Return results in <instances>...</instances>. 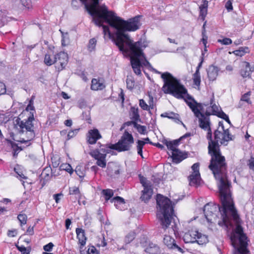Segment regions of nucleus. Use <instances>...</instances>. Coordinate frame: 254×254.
<instances>
[{"label": "nucleus", "instance_id": "obj_1", "mask_svg": "<svg viewBox=\"0 0 254 254\" xmlns=\"http://www.w3.org/2000/svg\"><path fill=\"white\" fill-rule=\"evenodd\" d=\"M86 10L92 16L95 24L102 26L105 37L112 39L124 54L128 55L134 73L141 74L140 67H147L155 73H162L153 68L146 60L142 51L146 47L144 41L133 42L126 31L138 29L139 18L135 17L127 21L122 19L112 11L108 10L105 4L98 5L100 0H80Z\"/></svg>", "mask_w": 254, "mask_h": 254}, {"label": "nucleus", "instance_id": "obj_2", "mask_svg": "<svg viewBox=\"0 0 254 254\" xmlns=\"http://www.w3.org/2000/svg\"><path fill=\"white\" fill-rule=\"evenodd\" d=\"M215 179L217 181L222 207L220 208L213 203H207L204 207L203 214L194 217V219H198L210 229L217 222L219 225L228 228L232 226L233 221L236 227L231 234V241L235 249L234 254H247V238L240 225L239 217L229 192L230 184L226 176L220 175Z\"/></svg>", "mask_w": 254, "mask_h": 254}, {"label": "nucleus", "instance_id": "obj_3", "mask_svg": "<svg viewBox=\"0 0 254 254\" xmlns=\"http://www.w3.org/2000/svg\"><path fill=\"white\" fill-rule=\"evenodd\" d=\"M161 76L164 82L162 91L165 93L171 94L178 99H184L195 117L198 118L199 127L205 130H209L208 116L211 114L217 115L221 111L219 107L215 104L214 100L211 99L209 106L197 103L188 94L185 86L170 73L164 72L161 74Z\"/></svg>", "mask_w": 254, "mask_h": 254}, {"label": "nucleus", "instance_id": "obj_4", "mask_svg": "<svg viewBox=\"0 0 254 254\" xmlns=\"http://www.w3.org/2000/svg\"><path fill=\"white\" fill-rule=\"evenodd\" d=\"M208 131L207 138L209 139L208 150L211 156V162L209 165V169L212 171L215 178H219L220 175L226 176V163L225 158L222 156L219 147V144L226 145L231 140L228 129H225L223 124L219 122V127L214 133V139H211V133Z\"/></svg>", "mask_w": 254, "mask_h": 254}, {"label": "nucleus", "instance_id": "obj_5", "mask_svg": "<svg viewBox=\"0 0 254 254\" xmlns=\"http://www.w3.org/2000/svg\"><path fill=\"white\" fill-rule=\"evenodd\" d=\"M157 217L164 229L169 228L173 216L172 202L161 194L157 195Z\"/></svg>", "mask_w": 254, "mask_h": 254}, {"label": "nucleus", "instance_id": "obj_6", "mask_svg": "<svg viewBox=\"0 0 254 254\" xmlns=\"http://www.w3.org/2000/svg\"><path fill=\"white\" fill-rule=\"evenodd\" d=\"M34 120L33 116H29L28 120L21 121L19 117H15L13 120L14 127L17 132H23L25 130L28 134V138L31 139L34 136V133L32 130V121Z\"/></svg>", "mask_w": 254, "mask_h": 254}, {"label": "nucleus", "instance_id": "obj_7", "mask_svg": "<svg viewBox=\"0 0 254 254\" xmlns=\"http://www.w3.org/2000/svg\"><path fill=\"white\" fill-rule=\"evenodd\" d=\"M134 142V139L132 135L125 131L121 137V139L115 144H112L108 146L110 149H115L118 151H125L129 150Z\"/></svg>", "mask_w": 254, "mask_h": 254}, {"label": "nucleus", "instance_id": "obj_8", "mask_svg": "<svg viewBox=\"0 0 254 254\" xmlns=\"http://www.w3.org/2000/svg\"><path fill=\"white\" fill-rule=\"evenodd\" d=\"M183 240L186 243L196 242L200 245L206 244L208 242L206 235L201 234L195 230H189L183 236Z\"/></svg>", "mask_w": 254, "mask_h": 254}, {"label": "nucleus", "instance_id": "obj_9", "mask_svg": "<svg viewBox=\"0 0 254 254\" xmlns=\"http://www.w3.org/2000/svg\"><path fill=\"white\" fill-rule=\"evenodd\" d=\"M110 148L106 145H101L99 149L93 150L90 152L91 155L97 160L98 166L104 168L106 166V154L111 151Z\"/></svg>", "mask_w": 254, "mask_h": 254}, {"label": "nucleus", "instance_id": "obj_10", "mask_svg": "<svg viewBox=\"0 0 254 254\" xmlns=\"http://www.w3.org/2000/svg\"><path fill=\"white\" fill-rule=\"evenodd\" d=\"M178 143V140L166 142V145L169 150L168 154L171 156L173 161L176 163L180 162L186 158L185 155L177 148Z\"/></svg>", "mask_w": 254, "mask_h": 254}, {"label": "nucleus", "instance_id": "obj_11", "mask_svg": "<svg viewBox=\"0 0 254 254\" xmlns=\"http://www.w3.org/2000/svg\"><path fill=\"white\" fill-rule=\"evenodd\" d=\"M199 165L196 163L194 164L192 167V173L189 176L190 185L197 187L200 184L201 178L199 172Z\"/></svg>", "mask_w": 254, "mask_h": 254}, {"label": "nucleus", "instance_id": "obj_12", "mask_svg": "<svg viewBox=\"0 0 254 254\" xmlns=\"http://www.w3.org/2000/svg\"><path fill=\"white\" fill-rule=\"evenodd\" d=\"M57 57L56 62L57 64L56 67L59 70H63L66 66L68 61L67 54L64 52H60L56 55Z\"/></svg>", "mask_w": 254, "mask_h": 254}, {"label": "nucleus", "instance_id": "obj_13", "mask_svg": "<svg viewBox=\"0 0 254 254\" xmlns=\"http://www.w3.org/2000/svg\"><path fill=\"white\" fill-rule=\"evenodd\" d=\"M102 137L99 130L96 128L90 129L86 134L87 142L91 144H95L97 140Z\"/></svg>", "mask_w": 254, "mask_h": 254}, {"label": "nucleus", "instance_id": "obj_14", "mask_svg": "<svg viewBox=\"0 0 254 254\" xmlns=\"http://www.w3.org/2000/svg\"><path fill=\"white\" fill-rule=\"evenodd\" d=\"M145 99L148 100V104L144 99H140L139 101V106L143 110L150 111V109L153 108V98L150 94H148Z\"/></svg>", "mask_w": 254, "mask_h": 254}, {"label": "nucleus", "instance_id": "obj_15", "mask_svg": "<svg viewBox=\"0 0 254 254\" xmlns=\"http://www.w3.org/2000/svg\"><path fill=\"white\" fill-rule=\"evenodd\" d=\"M113 203L116 208L123 210L127 208V205L125 202L124 199L120 196H116L114 197L111 200Z\"/></svg>", "mask_w": 254, "mask_h": 254}, {"label": "nucleus", "instance_id": "obj_16", "mask_svg": "<svg viewBox=\"0 0 254 254\" xmlns=\"http://www.w3.org/2000/svg\"><path fill=\"white\" fill-rule=\"evenodd\" d=\"M219 69L218 67L211 65L209 66L207 70V76L210 80H215L218 75Z\"/></svg>", "mask_w": 254, "mask_h": 254}, {"label": "nucleus", "instance_id": "obj_17", "mask_svg": "<svg viewBox=\"0 0 254 254\" xmlns=\"http://www.w3.org/2000/svg\"><path fill=\"white\" fill-rule=\"evenodd\" d=\"M242 67L243 68L241 70V75L243 77H249L254 70L253 68L251 67L250 64L247 62H243Z\"/></svg>", "mask_w": 254, "mask_h": 254}, {"label": "nucleus", "instance_id": "obj_18", "mask_svg": "<svg viewBox=\"0 0 254 254\" xmlns=\"http://www.w3.org/2000/svg\"><path fill=\"white\" fill-rule=\"evenodd\" d=\"M105 87L103 80L100 79L94 78L92 80L91 89L93 90L97 91L102 90Z\"/></svg>", "mask_w": 254, "mask_h": 254}, {"label": "nucleus", "instance_id": "obj_19", "mask_svg": "<svg viewBox=\"0 0 254 254\" xmlns=\"http://www.w3.org/2000/svg\"><path fill=\"white\" fill-rule=\"evenodd\" d=\"M76 233L79 244H80L81 246L83 247L86 244V238L85 235L84 230L81 228H76Z\"/></svg>", "mask_w": 254, "mask_h": 254}, {"label": "nucleus", "instance_id": "obj_20", "mask_svg": "<svg viewBox=\"0 0 254 254\" xmlns=\"http://www.w3.org/2000/svg\"><path fill=\"white\" fill-rule=\"evenodd\" d=\"M201 63L202 62L200 63L199 65L197 66L196 70L192 76L193 84L195 85L197 88L199 87L201 82L199 68L201 66Z\"/></svg>", "mask_w": 254, "mask_h": 254}, {"label": "nucleus", "instance_id": "obj_21", "mask_svg": "<svg viewBox=\"0 0 254 254\" xmlns=\"http://www.w3.org/2000/svg\"><path fill=\"white\" fill-rule=\"evenodd\" d=\"M145 251L151 254H158L160 253V249L156 244L149 243L145 248Z\"/></svg>", "mask_w": 254, "mask_h": 254}, {"label": "nucleus", "instance_id": "obj_22", "mask_svg": "<svg viewBox=\"0 0 254 254\" xmlns=\"http://www.w3.org/2000/svg\"><path fill=\"white\" fill-rule=\"evenodd\" d=\"M208 1L203 0L202 3L199 6V16L204 20L207 13Z\"/></svg>", "mask_w": 254, "mask_h": 254}, {"label": "nucleus", "instance_id": "obj_23", "mask_svg": "<svg viewBox=\"0 0 254 254\" xmlns=\"http://www.w3.org/2000/svg\"><path fill=\"white\" fill-rule=\"evenodd\" d=\"M152 193L153 190L151 187L145 188L143 190H142V194L141 198L145 202L148 201L151 198Z\"/></svg>", "mask_w": 254, "mask_h": 254}, {"label": "nucleus", "instance_id": "obj_24", "mask_svg": "<svg viewBox=\"0 0 254 254\" xmlns=\"http://www.w3.org/2000/svg\"><path fill=\"white\" fill-rule=\"evenodd\" d=\"M12 117L10 112L0 111V123H6Z\"/></svg>", "mask_w": 254, "mask_h": 254}, {"label": "nucleus", "instance_id": "obj_25", "mask_svg": "<svg viewBox=\"0 0 254 254\" xmlns=\"http://www.w3.org/2000/svg\"><path fill=\"white\" fill-rule=\"evenodd\" d=\"M57 57H56V55L54 57L52 56L51 54H50L49 53L46 54L44 58V63L48 66L51 65L54 63H56V62H57Z\"/></svg>", "mask_w": 254, "mask_h": 254}, {"label": "nucleus", "instance_id": "obj_26", "mask_svg": "<svg viewBox=\"0 0 254 254\" xmlns=\"http://www.w3.org/2000/svg\"><path fill=\"white\" fill-rule=\"evenodd\" d=\"M249 48L248 47H241L238 50H235L232 52H229V54L232 53L235 54L236 56L242 57L244 56L246 53H249Z\"/></svg>", "mask_w": 254, "mask_h": 254}, {"label": "nucleus", "instance_id": "obj_27", "mask_svg": "<svg viewBox=\"0 0 254 254\" xmlns=\"http://www.w3.org/2000/svg\"><path fill=\"white\" fill-rule=\"evenodd\" d=\"M164 243L169 248L174 246L175 240L170 236L165 235L164 238Z\"/></svg>", "mask_w": 254, "mask_h": 254}, {"label": "nucleus", "instance_id": "obj_28", "mask_svg": "<svg viewBox=\"0 0 254 254\" xmlns=\"http://www.w3.org/2000/svg\"><path fill=\"white\" fill-rule=\"evenodd\" d=\"M133 127L136 128L138 132L141 134H144L146 133V127L144 126H141L136 123H132Z\"/></svg>", "mask_w": 254, "mask_h": 254}, {"label": "nucleus", "instance_id": "obj_29", "mask_svg": "<svg viewBox=\"0 0 254 254\" xmlns=\"http://www.w3.org/2000/svg\"><path fill=\"white\" fill-rule=\"evenodd\" d=\"M135 233L133 231H131L127 233L125 238V242L126 244L130 243L135 238Z\"/></svg>", "mask_w": 254, "mask_h": 254}, {"label": "nucleus", "instance_id": "obj_30", "mask_svg": "<svg viewBox=\"0 0 254 254\" xmlns=\"http://www.w3.org/2000/svg\"><path fill=\"white\" fill-rule=\"evenodd\" d=\"M60 169L61 170L66 171L70 174H71L73 172V170L70 165L67 163H64L61 165Z\"/></svg>", "mask_w": 254, "mask_h": 254}, {"label": "nucleus", "instance_id": "obj_31", "mask_svg": "<svg viewBox=\"0 0 254 254\" xmlns=\"http://www.w3.org/2000/svg\"><path fill=\"white\" fill-rule=\"evenodd\" d=\"M145 142L142 140H138L137 142V153L140 155L142 157H143L142 156V148L143 146L145 144Z\"/></svg>", "mask_w": 254, "mask_h": 254}, {"label": "nucleus", "instance_id": "obj_32", "mask_svg": "<svg viewBox=\"0 0 254 254\" xmlns=\"http://www.w3.org/2000/svg\"><path fill=\"white\" fill-rule=\"evenodd\" d=\"M103 195L105 196L106 200H109L113 195V191L110 189L104 190L102 191Z\"/></svg>", "mask_w": 254, "mask_h": 254}, {"label": "nucleus", "instance_id": "obj_33", "mask_svg": "<svg viewBox=\"0 0 254 254\" xmlns=\"http://www.w3.org/2000/svg\"><path fill=\"white\" fill-rule=\"evenodd\" d=\"M126 83L127 87L129 89H132L134 86V81L131 76H127Z\"/></svg>", "mask_w": 254, "mask_h": 254}, {"label": "nucleus", "instance_id": "obj_34", "mask_svg": "<svg viewBox=\"0 0 254 254\" xmlns=\"http://www.w3.org/2000/svg\"><path fill=\"white\" fill-rule=\"evenodd\" d=\"M96 42L97 41L95 38H92L89 40L88 45V50L90 52H92L94 50L96 45Z\"/></svg>", "mask_w": 254, "mask_h": 254}, {"label": "nucleus", "instance_id": "obj_35", "mask_svg": "<svg viewBox=\"0 0 254 254\" xmlns=\"http://www.w3.org/2000/svg\"><path fill=\"white\" fill-rule=\"evenodd\" d=\"M139 178L140 183L143 186L144 188L151 187L150 183L147 181L144 177L139 176Z\"/></svg>", "mask_w": 254, "mask_h": 254}, {"label": "nucleus", "instance_id": "obj_36", "mask_svg": "<svg viewBox=\"0 0 254 254\" xmlns=\"http://www.w3.org/2000/svg\"><path fill=\"white\" fill-rule=\"evenodd\" d=\"M139 178L140 183L143 186L144 188L151 187L150 183L147 181L144 177L139 176Z\"/></svg>", "mask_w": 254, "mask_h": 254}, {"label": "nucleus", "instance_id": "obj_37", "mask_svg": "<svg viewBox=\"0 0 254 254\" xmlns=\"http://www.w3.org/2000/svg\"><path fill=\"white\" fill-rule=\"evenodd\" d=\"M218 42L225 45H228L232 43V41L231 39L228 38H225L223 39H218Z\"/></svg>", "mask_w": 254, "mask_h": 254}, {"label": "nucleus", "instance_id": "obj_38", "mask_svg": "<svg viewBox=\"0 0 254 254\" xmlns=\"http://www.w3.org/2000/svg\"><path fill=\"white\" fill-rule=\"evenodd\" d=\"M75 172L80 178H82L84 177V173L81 166H77L75 169Z\"/></svg>", "mask_w": 254, "mask_h": 254}, {"label": "nucleus", "instance_id": "obj_39", "mask_svg": "<svg viewBox=\"0 0 254 254\" xmlns=\"http://www.w3.org/2000/svg\"><path fill=\"white\" fill-rule=\"evenodd\" d=\"M18 219L20 222L21 224H25L27 221V216L24 214H20L17 217Z\"/></svg>", "mask_w": 254, "mask_h": 254}, {"label": "nucleus", "instance_id": "obj_40", "mask_svg": "<svg viewBox=\"0 0 254 254\" xmlns=\"http://www.w3.org/2000/svg\"><path fill=\"white\" fill-rule=\"evenodd\" d=\"M22 4L26 8L29 9L32 7V2L31 0H20Z\"/></svg>", "mask_w": 254, "mask_h": 254}, {"label": "nucleus", "instance_id": "obj_41", "mask_svg": "<svg viewBox=\"0 0 254 254\" xmlns=\"http://www.w3.org/2000/svg\"><path fill=\"white\" fill-rule=\"evenodd\" d=\"M205 24V23L204 24V25L203 26V29H204ZM202 35V38L201 39V41H202L203 44L204 45V46L206 48V45L207 44V36L205 34V29L203 30Z\"/></svg>", "mask_w": 254, "mask_h": 254}, {"label": "nucleus", "instance_id": "obj_42", "mask_svg": "<svg viewBox=\"0 0 254 254\" xmlns=\"http://www.w3.org/2000/svg\"><path fill=\"white\" fill-rule=\"evenodd\" d=\"M87 254H100V253L94 246H90L87 250Z\"/></svg>", "mask_w": 254, "mask_h": 254}, {"label": "nucleus", "instance_id": "obj_43", "mask_svg": "<svg viewBox=\"0 0 254 254\" xmlns=\"http://www.w3.org/2000/svg\"><path fill=\"white\" fill-rule=\"evenodd\" d=\"M219 117L223 119L225 121H226L228 123H230V122L229 120L228 116L224 112L220 111L219 113L217 115Z\"/></svg>", "mask_w": 254, "mask_h": 254}, {"label": "nucleus", "instance_id": "obj_44", "mask_svg": "<svg viewBox=\"0 0 254 254\" xmlns=\"http://www.w3.org/2000/svg\"><path fill=\"white\" fill-rule=\"evenodd\" d=\"M79 193V190L78 188L73 187L69 188L70 194H77Z\"/></svg>", "mask_w": 254, "mask_h": 254}, {"label": "nucleus", "instance_id": "obj_45", "mask_svg": "<svg viewBox=\"0 0 254 254\" xmlns=\"http://www.w3.org/2000/svg\"><path fill=\"white\" fill-rule=\"evenodd\" d=\"M54 247V244L52 243H49L43 247V249L46 252H51Z\"/></svg>", "mask_w": 254, "mask_h": 254}, {"label": "nucleus", "instance_id": "obj_46", "mask_svg": "<svg viewBox=\"0 0 254 254\" xmlns=\"http://www.w3.org/2000/svg\"><path fill=\"white\" fill-rule=\"evenodd\" d=\"M78 131V129H77L69 131L67 134L68 139H70L74 137L77 133Z\"/></svg>", "mask_w": 254, "mask_h": 254}, {"label": "nucleus", "instance_id": "obj_47", "mask_svg": "<svg viewBox=\"0 0 254 254\" xmlns=\"http://www.w3.org/2000/svg\"><path fill=\"white\" fill-rule=\"evenodd\" d=\"M250 92H247V93L245 94L242 97L241 100L244 101H246L247 103H250Z\"/></svg>", "mask_w": 254, "mask_h": 254}, {"label": "nucleus", "instance_id": "obj_48", "mask_svg": "<svg viewBox=\"0 0 254 254\" xmlns=\"http://www.w3.org/2000/svg\"><path fill=\"white\" fill-rule=\"evenodd\" d=\"M18 250L21 252L22 254H30L29 252L24 246L17 247Z\"/></svg>", "mask_w": 254, "mask_h": 254}, {"label": "nucleus", "instance_id": "obj_49", "mask_svg": "<svg viewBox=\"0 0 254 254\" xmlns=\"http://www.w3.org/2000/svg\"><path fill=\"white\" fill-rule=\"evenodd\" d=\"M250 169L254 171V158H251L249 159L248 164Z\"/></svg>", "mask_w": 254, "mask_h": 254}, {"label": "nucleus", "instance_id": "obj_50", "mask_svg": "<svg viewBox=\"0 0 254 254\" xmlns=\"http://www.w3.org/2000/svg\"><path fill=\"white\" fill-rule=\"evenodd\" d=\"M17 234V230L15 229L12 230H9L7 233V235L10 237H15Z\"/></svg>", "mask_w": 254, "mask_h": 254}, {"label": "nucleus", "instance_id": "obj_51", "mask_svg": "<svg viewBox=\"0 0 254 254\" xmlns=\"http://www.w3.org/2000/svg\"><path fill=\"white\" fill-rule=\"evenodd\" d=\"M6 92V88L4 84L0 82V95L5 93Z\"/></svg>", "mask_w": 254, "mask_h": 254}, {"label": "nucleus", "instance_id": "obj_52", "mask_svg": "<svg viewBox=\"0 0 254 254\" xmlns=\"http://www.w3.org/2000/svg\"><path fill=\"white\" fill-rule=\"evenodd\" d=\"M225 7L229 11H230L233 9V6H232V2L230 0H228L226 3Z\"/></svg>", "mask_w": 254, "mask_h": 254}, {"label": "nucleus", "instance_id": "obj_53", "mask_svg": "<svg viewBox=\"0 0 254 254\" xmlns=\"http://www.w3.org/2000/svg\"><path fill=\"white\" fill-rule=\"evenodd\" d=\"M62 195L63 194L62 193H58L54 195V199L57 203L59 202Z\"/></svg>", "mask_w": 254, "mask_h": 254}, {"label": "nucleus", "instance_id": "obj_54", "mask_svg": "<svg viewBox=\"0 0 254 254\" xmlns=\"http://www.w3.org/2000/svg\"><path fill=\"white\" fill-rule=\"evenodd\" d=\"M34 110V107L32 105V101H30L29 104L27 106L26 109V111L28 112L29 111H33Z\"/></svg>", "mask_w": 254, "mask_h": 254}, {"label": "nucleus", "instance_id": "obj_55", "mask_svg": "<svg viewBox=\"0 0 254 254\" xmlns=\"http://www.w3.org/2000/svg\"><path fill=\"white\" fill-rule=\"evenodd\" d=\"M171 249L177 250L178 252L181 253H184L183 249L180 247H179L178 245H177L176 243L174 244V246L172 247V248H171Z\"/></svg>", "mask_w": 254, "mask_h": 254}, {"label": "nucleus", "instance_id": "obj_56", "mask_svg": "<svg viewBox=\"0 0 254 254\" xmlns=\"http://www.w3.org/2000/svg\"><path fill=\"white\" fill-rule=\"evenodd\" d=\"M107 245V243L105 241V238L103 237L100 243L97 244L98 247H105Z\"/></svg>", "mask_w": 254, "mask_h": 254}, {"label": "nucleus", "instance_id": "obj_57", "mask_svg": "<svg viewBox=\"0 0 254 254\" xmlns=\"http://www.w3.org/2000/svg\"><path fill=\"white\" fill-rule=\"evenodd\" d=\"M71 223V220L69 219H67L65 220V227L66 229H68L69 228V226Z\"/></svg>", "mask_w": 254, "mask_h": 254}, {"label": "nucleus", "instance_id": "obj_58", "mask_svg": "<svg viewBox=\"0 0 254 254\" xmlns=\"http://www.w3.org/2000/svg\"><path fill=\"white\" fill-rule=\"evenodd\" d=\"M26 233L30 235H33L34 233L33 228L32 227H29L27 230Z\"/></svg>", "mask_w": 254, "mask_h": 254}, {"label": "nucleus", "instance_id": "obj_59", "mask_svg": "<svg viewBox=\"0 0 254 254\" xmlns=\"http://www.w3.org/2000/svg\"><path fill=\"white\" fill-rule=\"evenodd\" d=\"M72 121L71 120H67L64 122V125L67 127H70L72 125Z\"/></svg>", "mask_w": 254, "mask_h": 254}, {"label": "nucleus", "instance_id": "obj_60", "mask_svg": "<svg viewBox=\"0 0 254 254\" xmlns=\"http://www.w3.org/2000/svg\"><path fill=\"white\" fill-rule=\"evenodd\" d=\"M62 96L64 99H68L69 98V97L68 96L67 94H66V93H65L64 92H62Z\"/></svg>", "mask_w": 254, "mask_h": 254}, {"label": "nucleus", "instance_id": "obj_61", "mask_svg": "<svg viewBox=\"0 0 254 254\" xmlns=\"http://www.w3.org/2000/svg\"><path fill=\"white\" fill-rule=\"evenodd\" d=\"M226 69L228 71H231L233 70V67L232 66L230 65H228L226 66Z\"/></svg>", "mask_w": 254, "mask_h": 254}, {"label": "nucleus", "instance_id": "obj_62", "mask_svg": "<svg viewBox=\"0 0 254 254\" xmlns=\"http://www.w3.org/2000/svg\"><path fill=\"white\" fill-rule=\"evenodd\" d=\"M168 40L171 43H175L176 44H177V43L176 42V41L174 39H171L170 38H168Z\"/></svg>", "mask_w": 254, "mask_h": 254}, {"label": "nucleus", "instance_id": "obj_63", "mask_svg": "<svg viewBox=\"0 0 254 254\" xmlns=\"http://www.w3.org/2000/svg\"><path fill=\"white\" fill-rule=\"evenodd\" d=\"M20 150L19 149V148L17 147L13 153V156H16L20 151Z\"/></svg>", "mask_w": 254, "mask_h": 254}, {"label": "nucleus", "instance_id": "obj_64", "mask_svg": "<svg viewBox=\"0 0 254 254\" xmlns=\"http://www.w3.org/2000/svg\"><path fill=\"white\" fill-rule=\"evenodd\" d=\"M18 175L21 179H26V177L22 173H18Z\"/></svg>", "mask_w": 254, "mask_h": 254}]
</instances>
